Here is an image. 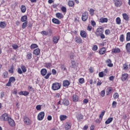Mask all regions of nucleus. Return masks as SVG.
Here are the masks:
<instances>
[{"label":"nucleus","instance_id":"obj_1","mask_svg":"<svg viewBox=\"0 0 130 130\" xmlns=\"http://www.w3.org/2000/svg\"><path fill=\"white\" fill-rule=\"evenodd\" d=\"M61 88V84L58 82H55L52 85V90L53 91H57V90H59Z\"/></svg>","mask_w":130,"mask_h":130},{"label":"nucleus","instance_id":"obj_2","mask_svg":"<svg viewBox=\"0 0 130 130\" xmlns=\"http://www.w3.org/2000/svg\"><path fill=\"white\" fill-rule=\"evenodd\" d=\"M20 68H18L17 69V73L18 74H19V75H22L23 73H26L27 72V68H26V66L24 65H21Z\"/></svg>","mask_w":130,"mask_h":130},{"label":"nucleus","instance_id":"obj_3","mask_svg":"<svg viewBox=\"0 0 130 130\" xmlns=\"http://www.w3.org/2000/svg\"><path fill=\"white\" fill-rule=\"evenodd\" d=\"M103 32H104V28L100 26L95 30V34L97 37H99L101 34H103Z\"/></svg>","mask_w":130,"mask_h":130},{"label":"nucleus","instance_id":"obj_4","mask_svg":"<svg viewBox=\"0 0 130 130\" xmlns=\"http://www.w3.org/2000/svg\"><path fill=\"white\" fill-rule=\"evenodd\" d=\"M10 117L7 113H4L0 116V120L1 121H8Z\"/></svg>","mask_w":130,"mask_h":130},{"label":"nucleus","instance_id":"obj_5","mask_svg":"<svg viewBox=\"0 0 130 130\" xmlns=\"http://www.w3.org/2000/svg\"><path fill=\"white\" fill-rule=\"evenodd\" d=\"M23 122L25 125H30L31 123V120L27 116L23 117Z\"/></svg>","mask_w":130,"mask_h":130},{"label":"nucleus","instance_id":"obj_6","mask_svg":"<svg viewBox=\"0 0 130 130\" xmlns=\"http://www.w3.org/2000/svg\"><path fill=\"white\" fill-rule=\"evenodd\" d=\"M44 116H45V113L44 112H40L38 114L37 119L40 121L43 120Z\"/></svg>","mask_w":130,"mask_h":130},{"label":"nucleus","instance_id":"obj_7","mask_svg":"<svg viewBox=\"0 0 130 130\" xmlns=\"http://www.w3.org/2000/svg\"><path fill=\"white\" fill-rule=\"evenodd\" d=\"M41 34H42V35H45V36H51L52 35V30L49 29L48 32L45 30H43L41 32Z\"/></svg>","mask_w":130,"mask_h":130},{"label":"nucleus","instance_id":"obj_8","mask_svg":"<svg viewBox=\"0 0 130 130\" xmlns=\"http://www.w3.org/2000/svg\"><path fill=\"white\" fill-rule=\"evenodd\" d=\"M113 3L117 8H120V7L122 6V2L121 0H113Z\"/></svg>","mask_w":130,"mask_h":130},{"label":"nucleus","instance_id":"obj_9","mask_svg":"<svg viewBox=\"0 0 130 130\" xmlns=\"http://www.w3.org/2000/svg\"><path fill=\"white\" fill-rule=\"evenodd\" d=\"M16 81V78L14 77H10L8 82L6 84L7 87H11L12 83Z\"/></svg>","mask_w":130,"mask_h":130},{"label":"nucleus","instance_id":"obj_10","mask_svg":"<svg viewBox=\"0 0 130 130\" xmlns=\"http://www.w3.org/2000/svg\"><path fill=\"white\" fill-rule=\"evenodd\" d=\"M89 16V14L88 13V12H85L82 14V20L83 21V22H86L87 20H88V17Z\"/></svg>","mask_w":130,"mask_h":130},{"label":"nucleus","instance_id":"obj_11","mask_svg":"<svg viewBox=\"0 0 130 130\" xmlns=\"http://www.w3.org/2000/svg\"><path fill=\"white\" fill-rule=\"evenodd\" d=\"M128 78V74L124 73L122 74V76L121 77V80L122 82H125V81H127Z\"/></svg>","mask_w":130,"mask_h":130},{"label":"nucleus","instance_id":"obj_12","mask_svg":"<svg viewBox=\"0 0 130 130\" xmlns=\"http://www.w3.org/2000/svg\"><path fill=\"white\" fill-rule=\"evenodd\" d=\"M8 122L10 126L14 127L16 125V123L15 122V121L11 117L9 118Z\"/></svg>","mask_w":130,"mask_h":130},{"label":"nucleus","instance_id":"obj_13","mask_svg":"<svg viewBox=\"0 0 130 130\" xmlns=\"http://www.w3.org/2000/svg\"><path fill=\"white\" fill-rule=\"evenodd\" d=\"M72 127V123L71 122H67L64 124V128L66 130L71 129Z\"/></svg>","mask_w":130,"mask_h":130},{"label":"nucleus","instance_id":"obj_14","mask_svg":"<svg viewBox=\"0 0 130 130\" xmlns=\"http://www.w3.org/2000/svg\"><path fill=\"white\" fill-rule=\"evenodd\" d=\"M99 53L100 54V55H103V54H105V53H106V48H101L99 51Z\"/></svg>","mask_w":130,"mask_h":130},{"label":"nucleus","instance_id":"obj_15","mask_svg":"<svg viewBox=\"0 0 130 130\" xmlns=\"http://www.w3.org/2000/svg\"><path fill=\"white\" fill-rule=\"evenodd\" d=\"M52 41L54 44H57L58 41H59V37L54 36L52 38Z\"/></svg>","mask_w":130,"mask_h":130},{"label":"nucleus","instance_id":"obj_16","mask_svg":"<svg viewBox=\"0 0 130 130\" xmlns=\"http://www.w3.org/2000/svg\"><path fill=\"white\" fill-rule=\"evenodd\" d=\"M75 42L78 44H82L83 43V40L80 37H76L75 39Z\"/></svg>","mask_w":130,"mask_h":130},{"label":"nucleus","instance_id":"obj_17","mask_svg":"<svg viewBox=\"0 0 130 130\" xmlns=\"http://www.w3.org/2000/svg\"><path fill=\"white\" fill-rule=\"evenodd\" d=\"M113 91V88H112V87H108L107 90H106V95H107V96H108V95H110V94H111V93H112Z\"/></svg>","mask_w":130,"mask_h":130},{"label":"nucleus","instance_id":"obj_18","mask_svg":"<svg viewBox=\"0 0 130 130\" xmlns=\"http://www.w3.org/2000/svg\"><path fill=\"white\" fill-rule=\"evenodd\" d=\"M70 84V81L68 80H63L62 82L63 87H69Z\"/></svg>","mask_w":130,"mask_h":130},{"label":"nucleus","instance_id":"obj_19","mask_svg":"<svg viewBox=\"0 0 130 130\" xmlns=\"http://www.w3.org/2000/svg\"><path fill=\"white\" fill-rule=\"evenodd\" d=\"M120 49L119 48L115 47L112 49V52L113 53H119L120 52Z\"/></svg>","mask_w":130,"mask_h":130},{"label":"nucleus","instance_id":"obj_20","mask_svg":"<svg viewBox=\"0 0 130 130\" xmlns=\"http://www.w3.org/2000/svg\"><path fill=\"white\" fill-rule=\"evenodd\" d=\"M33 54H35L36 56H38L40 54V49L37 48L34 50Z\"/></svg>","mask_w":130,"mask_h":130},{"label":"nucleus","instance_id":"obj_21","mask_svg":"<svg viewBox=\"0 0 130 130\" xmlns=\"http://www.w3.org/2000/svg\"><path fill=\"white\" fill-rule=\"evenodd\" d=\"M87 32L85 30L80 31V36H81L82 38H87Z\"/></svg>","mask_w":130,"mask_h":130},{"label":"nucleus","instance_id":"obj_22","mask_svg":"<svg viewBox=\"0 0 130 130\" xmlns=\"http://www.w3.org/2000/svg\"><path fill=\"white\" fill-rule=\"evenodd\" d=\"M19 95H20L21 96H28L29 95V92L27 91H21L19 92H18Z\"/></svg>","mask_w":130,"mask_h":130},{"label":"nucleus","instance_id":"obj_23","mask_svg":"<svg viewBox=\"0 0 130 130\" xmlns=\"http://www.w3.org/2000/svg\"><path fill=\"white\" fill-rule=\"evenodd\" d=\"M56 17L58 19H59V20L61 19H63L64 18L63 15L61 13H59V12L56 13Z\"/></svg>","mask_w":130,"mask_h":130},{"label":"nucleus","instance_id":"obj_24","mask_svg":"<svg viewBox=\"0 0 130 130\" xmlns=\"http://www.w3.org/2000/svg\"><path fill=\"white\" fill-rule=\"evenodd\" d=\"M111 62L112 61L110 59H108L106 60V63H107L108 67H109L110 68H112V67H113V64H112Z\"/></svg>","mask_w":130,"mask_h":130},{"label":"nucleus","instance_id":"obj_25","mask_svg":"<svg viewBox=\"0 0 130 130\" xmlns=\"http://www.w3.org/2000/svg\"><path fill=\"white\" fill-rule=\"evenodd\" d=\"M47 74V70H46V69L44 68L41 70V75H42L43 77H44V76H46Z\"/></svg>","mask_w":130,"mask_h":130},{"label":"nucleus","instance_id":"obj_26","mask_svg":"<svg viewBox=\"0 0 130 130\" xmlns=\"http://www.w3.org/2000/svg\"><path fill=\"white\" fill-rule=\"evenodd\" d=\"M125 49L127 53L130 54V43H127L125 45Z\"/></svg>","mask_w":130,"mask_h":130},{"label":"nucleus","instance_id":"obj_27","mask_svg":"<svg viewBox=\"0 0 130 130\" xmlns=\"http://www.w3.org/2000/svg\"><path fill=\"white\" fill-rule=\"evenodd\" d=\"M122 17H123V20H125V21H129V16H128L127 14L123 13L122 14Z\"/></svg>","mask_w":130,"mask_h":130},{"label":"nucleus","instance_id":"obj_28","mask_svg":"<svg viewBox=\"0 0 130 130\" xmlns=\"http://www.w3.org/2000/svg\"><path fill=\"white\" fill-rule=\"evenodd\" d=\"M62 104L65 106H69V105H70V102L69 101V100H67V99H64V100H63Z\"/></svg>","mask_w":130,"mask_h":130},{"label":"nucleus","instance_id":"obj_29","mask_svg":"<svg viewBox=\"0 0 130 130\" xmlns=\"http://www.w3.org/2000/svg\"><path fill=\"white\" fill-rule=\"evenodd\" d=\"M52 22L54 24H56L57 25H59V24H60V21L56 18H53L52 19Z\"/></svg>","mask_w":130,"mask_h":130},{"label":"nucleus","instance_id":"obj_30","mask_svg":"<svg viewBox=\"0 0 130 130\" xmlns=\"http://www.w3.org/2000/svg\"><path fill=\"white\" fill-rule=\"evenodd\" d=\"M73 102H78L79 101V96L77 94H74L72 96Z\"/></svg>","mask_w":130,"mask_h":130},{"label":"nucleus","instance_id":"obj_31","mask_svg":"<svg viewBox=\"0 0 130 130\" xmlns=\"http://www.w3.org/2000/svg\"><path fill=\"white\" fill-rule=\"evenodd\" d=\"M6 27H7V23H6V21H1L0 22V28L4 29V28H6Z\"/></svg>","mask_w":130,"mask_h":130},{"label":"nucleus","instance_id":"obj_32","mask_svg":"<svg viewBox=\"0 0 130 130\" xmlns=\"http://www.w3.org/2000/svg\"><path fill=\"white\" fill-rule=\"evenodd\" d=\"M51 67H52V63L51 62H46L45 63V68H46V69H50L51 68Z\"/></svg>","mask_w":130,"mask_h":130},{"label":"nucleus","instance_id":"obj_33","mask_svg":"<svg viewBox=\"0 0 130 130\" xmlns=\"http://www.w3.org/2000/svg\"><path fill=\"white\" fill-rule=\"evenodd\" d=\"M20 10L21 11V13H26V11H27V8L25 5H21Z\"/></svg>","mask_w":130,"mask_h":130},{"label":"nucleus","instance_id":"obj_34","mask_svg":"<svg viewBox=\"0 0 130 130\" xmlns=\"http://www.w3.org/2000/svg\"><path fill=\"white\" fill-rule=\"evenodd\" d=\"M68 118V116L66 115H61L59 116V119L61 121H63V120H66Z\"/></svg>","mask_w":130,"mask_h":130},{"label":"nucleus","instance_id":"obj_35","mask_svg":"<svg viewBox=\"0 0 130 130\" xmlns=\"http://www.w3.org/2000/svg\"><path fill=\"white\" fill-rule=\"evenodd\" d=\"M28 20V17L26 15H24L21 17L20 20L22 22H28L27 20Z\"/></svg>","mask_w":130,"mask_h":130},{"label":"nucleus","instance_id":"obj_36","mask_svg":"<svg viewBox=\"0 0 130 130\" xmlns=\"http://www.w3.org/2000/svg\"><path fill=\"white\" fill-rule=\"evenodd\" d=\"M108 22V19L107 18H101L100 19V23H107Z\"/></svg>","mask_w":130,"mask_h":130},{"label":"nucleus","instance_id":"obj_37","mask_svg":"<svg viewBox=\"0 0 130 130\" xmlns=\"http://www.w3.org/2000/svg\"><path fill=\"white\" fill-rule=\"evenodd\" d=\"M2 77L4 78V79H7V78H9V73H8V71H5L2 74Z\"/></svg>","mask_w":130,"mask_h":130},{"label":"nucleus","instance_id":"obj_38","mask_svg":"<svg viewBox=\"0 0 130 130\" xmlns=\"http://www.w3.org/2000/svg\"><path fill=\"white\" fill-rule=\"evenodd\" d=\"M68 5L69 7H74L75 6V2L73 1L69 0L68 2Z\"/></svg>","mask_w":130,"mask_h":130},{"label":"nucleus","instance_id":"obj_39","mask_svg":"<svg viewBox=\"0 0 130 130\" xmlns=\"http://www.w3.org/2000/svg\"><path fill=\"white\" fill-rule=\"evenodd\" d=\"M113 120V117H110L105 121V123L106 124H109L110 122H112Z\"/></svg>","mask_w":130,"mask_h":130},{"label":"nucleus","instance_id":"obj_40","mask_svg":"<svg viewBox=\"0 0 130 130\" xmlns=\"http://www.w3.org/2000/svg\"><path fill=\"white\" fill-rule=\"evenodd\" d=\"M26 58L27 59H31L32 58V53L31 52H28L26 54Z\"/></svg>","mask_w":130,"mask_h":130},{"label":"nucleus","instance_id":"obj_41","mask_svg":"<svg viewBox=\"0 0 130 130\" xmlns=\"http://www.w3.org/2000/svg\"><path fill=\"white\" fill-rule=\"evenodd\" d=\"M30 47L31 49H35V48H38V45L37 44H32Z\"/></svg>","mask_w":130,"mask_h":130},{"label":"nucleus","instance_id":"obj_42","mask_svg":"<svg viewBox=\"0 0 130 130\" xmlns=\"http://www.w3.org/2000/svg\"><path fill=\"white\" fill-rule=\"evenodd\" d=\"M116 23L117 25H120L121 24V19L120 17H117L116 19Z\"/></svg>","mask_w":130,"mask_h":130},{"label":"nucleus","instance_id":"obj_43","mask_svg":"<svg viewBox=\"0 0 130 130\" xmlns=\"http://www.w3.org/2000/svg\"><path fill=\"white\" fill-rule=\"evenodd\" d=\"M27 25H28V21H25L22 23V29H25L26 27H27Z\"/></svg>","mask_w":130,"mask_h":130},{"label":"nucleus","instance_id":"obj_44","mask_svg":"<svg viewBox=\"0 0 130 130\" xmlns=\"http://www.w3.org/2000/svg\"><path fill=\"white\" fill-rule=\"evenodd\" d=\"M113 98L114 99H118L119 98V94L118 93L116 92L113 94Z\"/></svg>","mask_w":130,"mask_h":130},{"label":"nucleus","instance_id":"obj_45","mask_svg":"<svg viewBox=\"0 0 130 130\" xmlns=\"http://www.w3.org/2000/svg\"><path fill=\"white\" fill-rule=\"evenodd\" d=\"M119 40L120 42H123L124 41V35H121L119 38Z\"/></svg>","mask_w":130,"mask_h":130},{"label":"nucleus","instance_id":"obj_46","mask_svg":"<svg viewBox=\"0 0 130 130\" xmlns=\"http://www.w3.org/2000/svg\"><path fill=\"white\" fill-rule=\"evenodd\" d=\"M92 50L93 51H97L98 50V46L96 45H93L92 47Z\"/></svg>","mask_w":130,"mask_h":130},{"label":"nucleus","instance_id":"obj_47","mask_svg":"<svg viewBox=\"0 0 130 130\" xmlns=\"http://www.w3.org/2000/svg\"><path fill=\"white\" fill-rule=\"evenodd\" d=\"M126 41H130V32L126 34Z\"/></svg>","mask_w":130,"mask_h":130},{"label":"nucleus","instance_id":"obj_48","mask_svg":"<svg viewBox=\"0 0 130 130\" xmlns=\"http://www.w3.org/2000/svg\"><path fill=\"white\" fill-rule=\"evenodd\" d=\"M52 75L51 72L48 73L45 77L44 79L46 80H48L49 79V77H50V75Z\"/></svg>","mask_w":130,"mask_h":130},{"label":"nucleus","instance_id":"obj_49","mask_svg":"<svg viewBox=\"0 0 130 130\" xmlns=\"http://www.w3.org/2000/svg\"><path fill=\"white\" fill-rule=\"evenodd\" d=\"M117 105V103L116 101H113L112 104V108H116Z\"/></svg>","mask_w":130,"mask_h":130},{"label":"nucleus","instance_id":"obj_50","mask_svg":"<svg viewBox=\"0 0 130 130\" xmlns=\"http://www.w3.org/2000/svg\"><path fill=\"white\" fill-rule=\"evenodd\" d=\"M104 114H105V111H103L100 115L99 118H101V119H102L103 118V116H104Z\"/></svg>","mask_w":130,"mask_h":130},{"label":"nucleus","instance_id":"obj_51","mask_svg":"<svg viewBox=\"0 0 130 130\" xmlns=\"http://www.w3.org/2000/svg\"><path fill=\"white\" fill-rule=\"evenodd\" d=\"M80 84H84L85 83V79L83 78H81L79 79Z\"/></svg>","mask_w":130,"mask_h":130},{"label":"nucleus","instance_id":"obj_52","mask_svg":"<svg viewBox=\"0 0 130 130\" xmlns=\"http://www.w3.org/2000/svg\"><path fill=\"white\" fill-rule=\"evenodd\" d=\"M61 10L62 12V13H64V14L67 13V8H66L64 6L61 7Z\"/></svg>","mask_w":130,"mask_h":130},{"label":"nucleus","instance_id":"obj_53","mask_svg":"<svg viewBox=\"0 0 130 130\" xmlns=\"http://www.w3.org/2000/svg\"><path fill=\"white\" fill-rule=\"evenodd\" d=\"M123 68L124 71H126L128 69V66L126 63L123 64Z\"/></svg>","mask_w":130,"mask_h":130},{"label":"nucleus","instance_id":"obj_54","mask_svg":"<svg viewBox=\"0 0 130 130\" xmlns=\"http://www.w3.org/2000/svg\"><path fill=\"white\" fill-rule=\"evenodd\" d=\"M110 33H111V32L110 31V29H106V30L105 31V34L106 35H109L110 34Z\"/></svg>","mask_w":130,"mask_h":130},{"label":"nucleus","instance_id":"obj_55","mask_svg":"<svg viewBox=\"0 0 130 130\" xmlns=\"http://www.w3.org/2000/svg\"><path fill=\"white\" fill-rule=\"evenodd\" d=\"M9 72L10 74H14V66L11 67L10 69L9 70Z\"/></svg>","mask_w":130,"mask_h":130},{"label":"nucleus","instance_id":"obj_56","mask_svg":"<svg viewBox=\"0 0 130 130\" xmlns=\"http://www.w3.org/2000/svg\"><path fill=\"white\" fill-rule=\"evenodd\" d=\"M98 80H99L97 82V84L96 85L97 86H101V85H102V82L101 81V80L100 79H99V78L98 79Z\"/></svg>","mask_w":130,"mask_h":130},{"label":"nucleus","instance_id":"obj_57","mask_svg":"<svg viewBox=\"0 0 130 130\" xmlns=\"http://www.w3.org/2000/svg\"><path fill=\"white\" fill-rule=\"evenodd\" d=\"M92 26L88 25L87 28V31L91 32V31H92Z\"/></svg>","mask_w":130,"mask_h":130},{"label":"nucleus","instance_id":"obj_58","mask_svg":"<svg viewBox=\"0 0 130 130\" xmlns=\"http://www.w3.org/2000/svg\"><path fill=\"white\" fill-rule=\"evenodd\" d=\"M94 12H95V10L93 9H90L89 10V13L91 16H93L94 15Z\"/></svg>","mask_w":130,"mask_h":130},{"label":"nucleus","instance_id":"obj_59","mask_svg":"<svg viewBox=\"0 0 130 130\" xmlns=\"http://www.w3.org/2000/svg\"><path fill=\"white\" fill-rule=\"evenodd\" d=\"M99 76L100 78H103V77H104V73L103 72H100L99 74Z\"/></svg>","mask_w":130,"mask_h":130},{"label":"nucleus","instance_id":"obj_60","mask_svg":"<svg viewBox=\"0 0 130 130\" xmlns=\"http://www.w3.org/2000/svg\"><path fill=\"white\" fill-rule=\"evenodd\" d=\"M75 57V55L74 54H71L70 55V59L71 60H74V58Z\"/></svg>","mask_w":130,"mask_h":130},{"label":"nucleus","instance_id":"obj_61","mask_svg":"<svg viewBox=\"0 0 130 130\" xmlns=\"http://www.w3.org/2000/svg\"><path fill=\"white\" fill-rule=\"evenodd\" d=\"M36 109H37V110L40 111V110H41V105H37L36 107Z\"/></svg>","mask_w":130,"mask_h":130},{"label":"nucleus","instance_id":"obj_62","mask_svg":"<svg viewBox=\"0 0 130 130\" xmlns=\"http://www.w3.org/2000/svg\"><path fill=\"white\" fill-rule=\"evenodd\" d=\"M57 72L56 70H55V69H52V74L53 76H55L57 74Z\"/></svg>","mask_w":130,"mask_h":130},{"label":"nucleus","instance_id":"obj_63","mask_svg":"<svg viewBox=\"0 0 130 130\" xmlns=\"http://www.w3.org/2000/svg\"><path fill=\"white\" fill-rule=\"evenodd\" d=\"M71 64L72 67L76 66V61L75 60H71Z\"/></svg>","mask_w":130,"mask_h":130},{"label":"nucleus","instance_id":"obj_64","mask_svg":"<svg viewBox=\"0 0 130 130\" xmlns=\"http://www.w3.org/2000/svg\"><path fill=\"white\" fill-rule=\"evenodd\" d=\"M101 95L102 97H104L105 96V90H104L101 92Z\"/></svg>","mask_w":130,"mask_h":130}]
</instances>
